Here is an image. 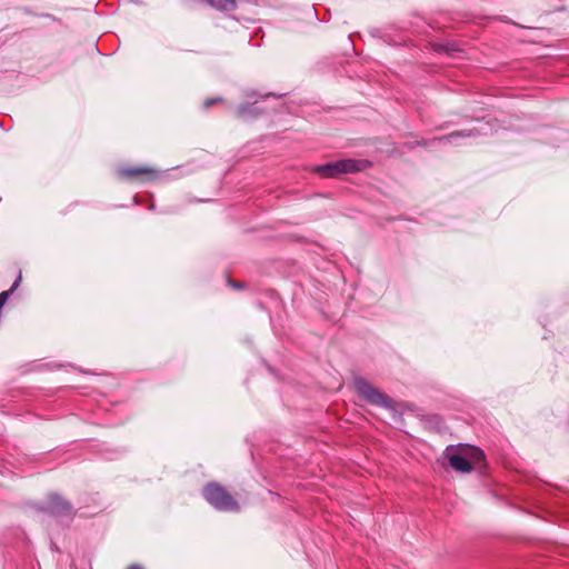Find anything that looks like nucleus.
<instances>
[{
	"label": "nucleus",
	"mask_w": 569,
	"mask_h": 569,
	"mask_svg": "<svg viewBox=\"0 0 569 569\" xmlns=\"http://www.w3.org/2000/svg\"><path fill=\"white\" fill-rule=\"evenodd\" d=\"M236 113H237L238 117L244 118L248 114L252 113V106L247 104V103L246 104H240L237 108Z\"/></svg>",
	"instance_id": "9d476101"
},
{
	"label": "nucleus",
	"mask_w": 569,
	"mask_h": 569,
	"mask_svg": "<svg viewBox=\"0 0 569 569\" xmlns=\"http://www.w3.org/2000/svg\"><path fill=\"white\" fill-rule=\"evenodd\" d=\"M127 569H143V567L141 565H138V563H132Z\"/></svg>",
	"instance_id": "f8f14e48"
},
{
	"label": "nucleus",
	"mask_w": 569,
	"mask_h": 569,
	"mask_svg": "<svg viewBox=\"0 0 569 569\" xmlns=\"http://www.w3.org/2000/svg\"><path fill=\"white\" fill-rule=\"evenodd\" d=\"M218 101H221V99L220 98H218V99H208V100L204 101L203 106H204V108H209L210 106H212L213 103H216Z\"/></svg>",
	"instance_id": "9b49d317"
},
{
	"label": "nucleus",
	"mask_w": 569,
	"mask_h": 569,
	"mask_svg": "<svg viewBox=\"0 0 569 569\" xmlns=\"http://www.w3.org/2000/svg\"><path fill=\"white\" fill-rule=\"evenodd\" d=\"M478 134H480V132L478 130H476V129L461 130V131L451 132V133H449L447 136L435 138V139H432L430 141L423 140L421 142H418V144H420V146H429V144H433L436 142H439V143H456L459 138L476 137Z\"/></svg>",
	"instance_id": "39448f33"
},
{
	"label": "nucleus",
	"mask_w": 569,
	"mask_h": 569,
	"mask_svg": "<svg viewBox=\"0 0 569 569\" xmlns=\"http://www.w3.org/2000/svg\"><path fill=\"white\" fill-rule=\"evenodd\" d=\"M338 164L342 174L363 171L369 168L371 163L365 159H342L338 160Z\"/></svg>",
	"instance_id": "423d86ee"
},
{
	"label": "nucleus",
	"mask_w": 569,
	"mask_h": 569,
	"mask_svg": "<svg viewBox=\"0 0 569 569\" xmlns=\"http://www.w3.org/2000/svg\"><path fill=\"white\" fill-rule=\"evenodd\" d=\"M355 387L357 392L369 403L386 409H393V399L375 388L366 379L357 378L355 380Z\"/></svg>",
	"instance_id": "f03ea898"
},
{
	"label": "nucleus",
	"mask_w": 569,
	"mask_h": 569,
	"mask_svg": "<svg viewBox=\"0 0 569 569\" xmlns=\"http://www.w3.org/2000/svg\"><path fill=\"white\" fill-rule=\"evenodd\" d=\"M446 457L448 459L449 466L461 473H469L472 471V466L470 460L467 458L466 453H455L450 452V447L446 449Z\"/></svg>",
	"instance_id": "20e7f679"
},
{
	"label": "nucleus",
	"mask_w": 569,
	"mask_h": 569,
	"mask_svg": "<svg viewBox=\"0 0 569 569\" xmlns=\"http://www.w3.org/2000/svg\"><path fill=\"white\" fill-rule=\"evenodd\" d=\"M119 173L123 177H138L146 174L148 180L156 178L157 171L148 167H126L121 168Z\"/></svg>",
	"instance_id": "0eeeda50"
},
{
	"label": "nucleus",
	"mask_w": 569,
	"mask_h": 569,
	"mask_svg": "<svg viewBox=\"0 0 569 569\" xmlns=\"http://www.w3.org/2000/svg\"><path fill=\"white\" fill-rule=\"evenodd\" d=\"M462 451H465L467 458L470 460L472 469L485 460L483 451L477 447L465 445Z\"/></svg>",
	"instance_id": "1a4fd4ad"
},
{
	"label": "nucleus",
	"mask_w": 569,
	"mask_h": 569,
	"mask_svg": "<svg viewBox=\"0 0 569 569\" xmlns=\"http://www.w3.org/2000/svg\"><path fill=\"white\" fill-rule=\"evenodd\" d=\"M40 510L54 517H73V508L71 503L57 493L50 495L48 501L40 508Z\"/></svg>",
	"instance_id": "7ed1b4c3"
},
{
	"label": "nucleus",
	"mask_w": 569,
	"mask_h": 569,
	"mask_svg": "<svg viewBox=\"0 0 569 569\" xmlns=\"http://www.w3.org/2000/svg\"><path fill=\"white\" fill-rule=\"evenodd\" d=\"M229 283L237 289L242 288V286L238 282L229 281Z\"/></svg>",
	"instance_id": "ddd939ff"
},
{
	"label": "nucleus",
	"mask_w": 569,
	"mask_h": 569,
	"mask_svg": "<svg viewBox=\"0 0 569 569\" xmlns=\"http://www.w3.org/2000/svg\"><path fill=\"white\" fill-rule=\"evenodd\" d=\"M316 172L325 178H336L341 174L338 161L316 167Z\"/></svg>",
	"instance_id": "6e6552de"
},
{
	"label": "nucleus",
	"mask_w": 569,
	"mask_h": 569,
	"mask_svg": "<svg viewBox=\"0 0 569 569\" xmlns=\"http://www.w3.org/2000/svg\"><path fill=\"white\" fill-rule=\"evenodd\" d=\"M202 492L208 503L218 511L237 512L240 510L238 501L217 482L206 485Z\"/></svg>",
	"instance_id": "f257e3e1"
}]
</instances>
